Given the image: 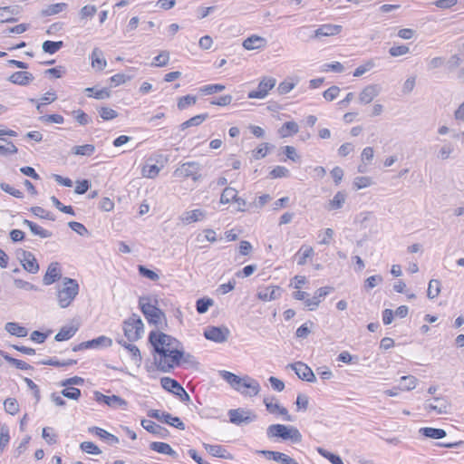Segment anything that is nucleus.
I'll list each match as a JSON object with an SVG mask.
<instances>
[{"label": "nucleus", "mask_w": 464, "mask_h": 464, "mask_svg": "<svg viewBox=\"0 0 464 464\" xmlns=\"http://www.w3.org/2000/svg\"><path fill=\"white\" fill-rule=\"evenodd\" d=\"M401 380L406 382L404 386L400 388L401 390L403 391L413 390L416 387L418 382L417 378L412 375L402 376Z\"/></svg>", "instance_id": "e2e57ef3"}, {"label": "nucleus", "mask_w": 464, "mask_h": 464, "mask_svg": "<svg viewBox=\"0 0 464 464\" xmlns=\"http://www.w3.org/2000/svg\"><path fill=\"white\" fill-rule=\"evenodd\" d=\"M199 163L196 161L185 162L174 171V176L179 178H191L194 181L201 178Z\"/></svg>", "instance_id": "423d86ee"}, {"label": "nucleus", "mask_w": 464, "mask_h": 464, "mask_svg": "<svg viewBox=\"0 0 464 464\" xmlns=\"http://www.w3.org/2000/svg\"><path fill=\"white\" fill-rule=\"evenodd\" d=\"M143 327L144 325L140 317L133 314L123 322L124 335L130 342H135L141 337L144 332Z\"/></svg>", "instance_id": "39448f33"}, {"label": "nucleus", "mask_w": 464, "mask_h": 464, "mask_svg": "<svg viewBox=\"0 0 464 464\" xmlns=\"http://www.w3.org/2000/svg\"><path fill=\"white\" fill-rule=\"evenodd\" d=\"M454 151V146L451 143L444 144L438 154V157L441 160H447L450 157V154Z\"/></svg>", "instance_id": "774afa93"}, {"label": "nucleus", "mask_w": 464, "mask_h": 464, "mask_svg": "<svg viewBox=\"0 0 464 464\" xmlns=\"http://www.w3.org/2000/svg\"><path fill=\"white\" fill-rule=\"evenodd\" d=\"M142 427L149 432L159 435L160 437H165L168 433V430L161 427L160 425L156 424L152 420H143L141 421Z\"/></svg>", "instance_id": "cd10ccee"}, {"label": "nucleus", "mask_w": 464, "mask_h": 464, "mask_svg": "<svg viewBox=\"0 0 464 464\" xmlns=\"http://www.w3.org/2000/svg\"><path fill=\"white\" fill-rule=\"evenodd\" d=\"M292 370L295 371L296 375L303 381L309 382H315L316 378L312 369L302 362H297L288 365Z\"/></svg>", "instance_id": "9b49d317"}, {"label": "nucleus", "mask_w": 464, "mask_h": 464, "mask_svg": "<svg viewBox=\"0 0 464 464\" xmlns=\"http://www.w3.org/2000/svg\"><path fill=\"white\" fill-rule=\"evenodd\" d=\"M89 431L91 433H93L96 436L100 437L102 440L106 441L109 445H114V444L119 443V439L115 435L108 432L107 430H105L102 428L92 427V428H89Z\"/></svg>", "instance_id": "b1692460"}, {"label": "nucleus", "mask_w": 464, "mask_h": 464, "mask_svg": "<svg viewBox=\"0 0 464 464\" xmlns=\"http://www.w3.org/2000/svg\"><path fill=\"white\" fill-rule=\"evenodd\" d=\"M80 448L82 451L89 454L99 455L102 453V450L93 442L91 441L82 442Z\"/></svg>", "instance_id": "4d7b16f0"}, {"label": "nucleus", "mask_w": 464, "mask_h": 464, "mask_svg": "<svg viewBox=\"0 0 464 464\" xmlns=\"http://www.w3.org/2000/svg\"><path fill=\"white\" fill-rule=\"evenodd\" d=\"M79 292V285L76 280L65 277L63 286L58 290L57 299L62 308L68 307Z\"/></svg>", "instance_id": "7ed1b4c3"}, {"label": "nucleus", "mask_w": 464, "mask_h": 464, "mask_svg": "<svg viewBox=\"0 0 464 464\" xmlns=\"http://www.w3.org/2000/svg\"><path fill=\"white\" fill-rule=\"evenodd\" d=\"M5 329L12 335L17 337H25L28 334V330L19 325L17 323L9 322L5 324Z\"/></svg>", "instance_id": "2f4dec72"}, {"label": "nucleus", "mask_w": 464, "mask_h": 464, "mask_svg": "<svg viewBox=\"0 0 464 464\" xmlns=\"http://www.w3.org/2000/svg\"><path fill=\"white\" fill-rule=\"evenodd\" d=\"M160 171V168L158 165L147 162L141 169V174L145 178L154 179L159 175Z\"/></svg>", "instance_id": "79ce46f5"}, {"label": "nucleus", "mask_w": 464, "mask_h": 464, "mask_svg": "<svg viewBox=\"0 0 464 464\" xmlns=\"http://www.w3.org/2000/svg\"><path fill=\"white\" fill-rule=\"evenodd\" d=\"M61 393L63 396L71 400H78L81 396V391L74 387H67L63 389Z\"/></svg>", "instance_id": "0e129e2a"}, {"label": "nucleus", "mask_w": 464, "mask_h": 464, "mask_svg": "<svg viewBox=\"0 0 464 464\" xmlns=\"http://www.w3.org/2000/svg\"><path fill=\"white\" fill-rule=\"evenodd\" d=\"M410 53V48L407 45H394L389 49V53L392 57L402 56Z\"/></svg>", "instance_id": "bf43d9fd"}, {"label": "nucleus", "mask_w": 464, "mask_h": 464, "mask_svg": "<svg viewBox=\"0 0 464 464\" xmlns=\"http://www.w3.org/2000/svg\"><path fill=\"white\" fill-rule=\"evenodd\" d=\"M31 211L33 212L34 215H35L41 218H45V219H49V220L55 219L53 214H52L49 211H46L45 209H44L41 207H33L31 208Z\"/></svg>", "instance_id": "680f3d73"}, {"label": "nucleus", "mask_w": 464, "mask_h": 464, "mask_svg": "<svg viewBox=\"0 0 464 464\" xmlns=\"http://www.w3.org/2000/svg\"><path fill=\"white\" fill-rule=\"evenodd\" d=\"M297 255L300 256L297 264L304 266L306 263L307 258L314 255V249L308 246H302L297 252Z\"/></svg>", "instance_id": "de8ad7c7"}, {"label": "nucleus", "mask_w": 464, "mask_h": 464, "mask_svg": "<svg viewBox=\"0 0 464 464\" xmlns=\"http://www.w3.org/2000/svg\"><path fill=\"white\" fill-rule=\"evenodd\" d=\"M19 259L24 269L27 272L31 274H36L39 271L40 267L38 262L34 254L31 252L23 250Z\"/></svg>", "instance_id": "f8f14e48"}, {"label": "nucleus", "mask_w": 464, "mask_h": 464, "mask_svg": "<svg viewBox=\"0 0 464 464\" xmlns=\"http://www.w3.org/2000/svg\"><path fill=\"white\" fill-rule=\"evenodd\" d=\"M243 388H246L248 390L247 392L245 391V393H244L245 395L256 396L260 392L259 382L256 380H255L247 375L245 376V379H244V382L242 384V389Z\"/></svg>", "instance_id": "a878e982"}, {"label": "nucleus", "mask_w": 464, "mask_h": 464, "mask_svg": "<svg viewBox=\"0 0 464 464\" xmlns=\"http://www.w3.org/2000/svg\"><path fill=\"white\" fill-rule=\"evenodd\" d=\"M342 26L339 24H323L313 33V36L316 39H321L324 36H333L340 34Z\"/></svg>", "instance_id": "dca6fc26"}, {"label": "nucleus", "mask_w": 464, "mask_h": 464, "mask_svg": "<svg viewBox=\"0 0 464 464\" xmlns=\"http://www.w3.org/2000/svg\"><path fill=\"white\" fill-rule=\"evenodd\" d=\"M53 428L45 427L43 429L42 437L50 445L57 442V435L53 432Z\"/></svg>", "instance_id": "13d9d810"}, {"label": "nucleus", "mask_w": 464, "mask_h": 464, "mask_svg": "<svg viewBox=\"0 0 464 464\" xmlns=\"http://www.w3.org/2000/svg\"><path fill=\"white\" fill-rule=\"evenodd\" d=\"M299 130L298 125L295 121H286L278 130V132L282 138L291 136L297 133Z\"/></svg>", "instance_id": "4c0bfd02"}, {"label": "nucleus", "mask_w": 464, "mask_h": 464, "mask_svg": "<svg viewBox=\"0 0 464 464\" xmlns=\"http://www.w3.org/2000/svg\"><path fill=\"white\" fill-rule=\"evenodd\" d=\"M67 8L66 3H57L48 5L46 8L41 11L43 16H51L57 14Z\"/></svg>", "instance_id": "58836bf2"}, {"label": "nucleus", "mask_w": 464, "mask_h": 464, "mask_svg": "<svg viewBox=\"0 0 464 464\" xmlns=\"http://www.w3.org/2000/svg\"><path fill=\"white\" fill-rule=\"evenodd\" d=\"M78 328L72 325L63 326L54 336L55 341L62 342L72 338L77 332Z\"/></svg>", "instance_id": "473e14b6"}, {"label": "nucleus", "mask_w": 464, "mask_h": 464, "mask_svg": "<svg viewBox=\"0 0 464 464\" xmlns=\"http://www.w3.org/2000/svg\"><path fill=\"white\" fill-rule=\"evenodd\" d=\"M317 452L326 459H328L332 464H343L342 459L332 452L327 451L323 448H317Z\"/></svg>", "instance_id": "3c124183"}, {"label": "nucleus", "mask_w": 464, "mask_h": 464, "mask_svg": "<svg viewBox=\"0 0 464 464\" xmlns=\"http://www.w3.org/2000/svg\"><path fill=\"white\" fill-rule=\"evenodd\" d=\"M276 83V80L273 77H264L257 87V90H254L248 92L247 97L249 99H264L268 94L269 91L272 90Z\"/></svg>", "instance_id": "1a4fd4ad"}, {"label": "nucleus", "mask_w": 464, "mask_h": 464, "mask_svg": "<svg viewBox=\"0 0 464 464\" xmlns=\"http://www.w3.org/2000/svg\"><path fill=\"white\" fill-rule=\"evenodd\" d=\"M61 271L57 262L51 263L44 276L43 282L45 285H50L61 278Z\"/></svg>", "instance_id": "6ab92c4d"}, {"label": "nucleus", "mask_w": 464, "mask_h": 464, "mask_svg": "<svg viewBox=\"0 0 464 464\" xmlns=\"http://www.w3.org/2000/svg\"><path fill=\"white\" fill-rule=\"evenodd\" d=\"M95 151V146L92 144H85L81 146H74L72 152L75 155L91 156Z\"/></svg>", "instance_id": "c03bdc74"}, {"label": "nucleus", "mask_w": 464, "mask_h": 464, "mask_svg": "<svg viewBox=\"0 0 464 464\" xmlns=\"http://www.w3.org/2000/svg\"><path fill=\"white\" fill-rule=\"evenodd\" d=\"M160 384L163 389L172 392L173 394H176L178 392L181 391L180 389L182 388V386L176 380L169 377L161 378Z\"/></svg>", "instance_id": "72a5a7b5"}, {"label": "nucleus", "mask_w": 464, "mask_h": 464, "mask_svg": "<svg viewBox=\"0 0 464 464\" xmlns=\"http://www.w3.org/2000/svg\"><path fill=\"white\" fill-rule=\"evenodd\" d=\"M150 448L154 451L171 456L175 459L178 457L177 452L170 447L169 444L165 443V442H159V441L151 442L150 445Z\"/></svg>", "instance_id": "c85d7f7f"}, {"label": "nucleus", "mask_w": 464, "mask_h": 464, "mask_svg": "<svg viewBox=\"0 0 464 464\" xmlns=\"http://www.w3.org/2000/svg\"><path fill=\"white\" fill-rule=\"evenodd\" d=\"M148 416L173 426L180 430H185V424L180 420V419L179 417H173L170 413L163 412L159 410H150Z\"/></svg>", "instance_id": "6e6552de"}, {"label": "nucleus", "mask_w": 464, "mask_h": 464, "mask_svg": "<svg viewBox=\"0 0 464 464\" xmlns=\"http://www.w3.org/2000/svg\"><path fill=\"white\" fill-rule=\"evenodd\" d=\"M23 224L26 225L34 236H38L41 238H48L53 236L51 231L43 228L41 226L28 219H24Z\"/></svg>", "instance_id": "bb28decb"}, {"label": "nucleus", "mask_w": 464, "mask_h": 464, "mask_svg": "<svg viewBox=\"0 0 464 464\" xmlns=\"http://www.w3.org/2000/svg\"><path fill=\"white\" fill-rule=\"evenodd\" d=\"M149 342L153 347L154 362L159 370L169 372L175 366L179 365L183 357L179 341L162 332L151 331L149 334Z\"/></svg>", "instance_id": "f257e3e1"}, {"label": "nucleus", "mask_w": 464, "mask_h": 464, "mask_svg": "<svg viewBox=\"0 0 464 464\" xmlns=\"http://www.w3.org/2000/svg\"><path fill=\"white\" fill-rule=\"evenodd\" d=\"M139 305L150 324L159 326L163 320H166L164 313L156 305L151 304L149 297H140Z\"/></svg>", "instance_id": "20e7f679"}, {"label": "nucleus", "mask_w": 464, "mask_h": 464, "mask_svg": "<svg viewBox=\"0 0 464 464\" xmlns=\"http://www.w3.org/2000/svg\"><path fill=\"white\" fill-rule=\"evenodd\" d=\"M208 117V113L196 115L189 120L184 121L180 124V130H184L189 127L198 126L200 125Z\"/></svg>", "instance_id": "ea45409f"}, {"label": "nucleus", "mask_w": 464, "mask_h": 464, "mask_svg": "<svg viewBox=\"0 0 464 464\" xmlns=\"http://www.w3.org/2000/svg\"><path fill=\"white\" fill-rule=\"evenodd\" d=\"M118 343L129 351L134 362L140 365L142 360L140 349L136 345L128 343L123 340H119Z\"/></svg>", "instance_id": "f704fd0d"}, {"label": "nucleus", "mask_w": 464, "mask_h": 464, "mask_svg": "<svg viewBox=\"0 0 464 464\" xmlns=\"http://www.w3.org/2000/svg\"><path fill=\"white\" fill-rule=\"evenodd\" d=\"M17 151L16 146L12 141L5 138H0V155L7 156L15 154Z\"/></svg>", "instance_id": "e433bc0d"}, {"label": "nucleus", "mask_w": 464, "mask_h": 464, "mask_svg": "<svg viewBox=\"0 0 464 464\" xmlns=\"http://www.w3.org/2000/svg\"><path fill=\"white\" fill-rule=\"evenodd\" d=\"M90 59L92 60V67L100 71L103 70L107 64L106 60L103 58L102 51L97 47L92 50Z\"/></svg>", "instance_id": "393cba45"}, {"label": "nucleus", "mask_w": 464, "mask_h": 464, "mask_svg": "<svg viewBox=\"0 0 464 464\" xmlns=\"http://www.w3.org/2000/svg\"><path fill=\"white\" fill-rule=\"evenodd\" d=\"M382 92L380 84L373 83L365 86L359 93V102L362 104H369L375 97H377Z\"/></svg>", "instance_id": "9d476101"}, {"label": "nucleus", "mask_w": 464, "mask_h": 464, "mask_svg": "<svg viewBox=\"0 0 464 464\" xmlns=\"http://www.w3.org/2000/svg\"><path fill=\"white\" fill-rule=\"evenodd\" d=\"M237 191L231 187H227L221 194L220 202L222 204H227L231 201H235L237 199Z\"/></svg>", "instance_id": "a18cd8bd"}, {"label": "nucleus", "mask_w": 464, "mask_h": 464, "mask_svg": "<svg viewBox=\"0 0 464 464\" xmlns=\"http://www.w3.org/2000/svg\"><path fill=\"white\" fill-rule=\"evenodd\" d=\"M229 420L233 424L241 425L242 423H250L253 419L249 416V411L241 408L228 411Z\"/></svg>", "instance_id": "4468645a"}, {"label": "nucleus", "mask_w": 464, "mask_h": 464, "mask_svg": "<svg viewBox=\"0 0 464 464\" xmlns=\"http://www.w3.org/2000/svg\"><path fill=\"white\" fill-rule=\"evenodd\" d=\"M63 45V41H45L43 43V51L49 54H53L58 52Z\"/></svg>", "instance_id": "37998d69"}, {"label": "nucleus", "mask_w": 464, "mask_h": 464, "mask_svg": "<svg viewBox=\"0 0 464 464\" xmlns=\"http://www.w3.org/2000/svg\"><path fill=\"white\" fill-rule=\"evenodd\" d=\"M440 293V282L437 279H431L429 283L427 295L430 299L436 298Z\"/></svg>", "instance_id": "49530a36"}, {"label": "nucleus", "mask_w": 464, "mask_h": 464, "mask_svg": "<svg viewBox=\"0 0 464 464\" xmlns=\"http://www.w3.org/2000/svg\"><path fill=\"white\" fill-rule=\"evenodd\" d=\"M105 404H107L110 407L117 409V408L125 407L127 405V401L125 400H123L122 398H121L120 396L111 395V396H108V398H106Z\"/></svg>", "instance_id": "603ef678"}, {"label": "nucleus", "mask_w": 464, "mask_h": 464, "mask_svg": "<svg viewBox=\"0 0 464 464\" xmlns=\"http://www.w3.org/2000/svg\"><path fill=\"white\" fill-rule=\"evenodd\" d=\"M420 433L430 439H442L446 436V431L442 429L425 427L420 429Z\"/></svg>", "instance_id": "c9c22d12"}, {"label": "nucleus", "mask_w": 464, "mask_h": 464, "mask_svg": "<svg viewBox=\"0 0 464 464\" xmlns=\"http://www.w3.org/2000/svg\"><path fill=\"white\" fill-rule=\"evenodd\" d=\"M99 114L104 121H111L118 117V112L109 107H102L99 110Z\"/></svg>", "instance_id": "052dcab7"}, {"label": "nucleus", "mask_w": 464, "mask_h": 464, "mask_svg": "<svg viewBox=\"0 0 464 464\" xmlns=\"http://www.w3.org/2000/svg\"><path fill=\"white\" fill-rule=\"evenodd\" d=\"M266 38L253 34L245 39L242 45L246 50H256L266 47Z\"/></svg>", "instance_id": "412c9836"}, {"label": "nucleus", "mask_w": 464, "mask_h": 464, "mask_svg": "<svg viewBox=\"0 0 464 464\" xmlns=\"http://www.w3.org/2000/svg\"><path fill=\"white\" fill-rule=\"evenodd\" d=\"M375 63L372 60L367 61L364 64L360 65L353 72L354 77H360L364 74L366 72L370 71L374 67Z\"/></svg>", "instance_id": "69168bd1"}, {"label": "nucleus", "mask_w": 464, "mask_h": 464, "mask_svg": "<svg viewBox=\"0 0 464 464\" xmlns=\"http://www.w3.org/2000/svg\"><path fill=\"white\" fill-rule=\"evenodd\" d=\"M220 376L226 381L234 390L245 393V390H242V384L245 377H239L233 372L227 371H220Z\"/></svg>", "instance_id": "2eb2a0df"}, {"label": "nucleus", "mask_w": 464, "mask_h": 464, "mask_svg": "<svg viewBox=\"0 0 464 464\" xmlns=\"http://www.w3.org/2000/svg\"><path fill=\"white\" fill-rule=\"evenodd\" d=\"M266 437L273 441L290 440L293 443L302 441V434L297 428L284 424H271L266 428Z\"/></svg>", "instance_id": "f03ea898"}, {"label": "nucleus", "mask_w": 464, "mask_h": 464, "mask_svg": "<svg viewBox=\"0 0 464 464\" xmlns=\"http://www.w3.org/2000/svg\"><path fill=\"white\" fill-rule=\"evenodd\" d=\"M197 102V97L193 95H186L179 99L178 108L182 111L188 106L194 105Z\"/></svg>", "instance_id": "5fc2aeb1"}, {"label": "nucleus", "mask_w": 464, "mask_h": 464, "mask_svg": "<svg viewBox=\"0 0 464 464\" xmlns=\"http://www.w3.org/2000/svg\"><path fill=\"white\" fill-rule=\"evenodd\" d=\"M230 331L227 326H208L204 331V336L215 343H222L227 341Z\"/></svg>", "instance_id": "0eeeda50"}, {"label": "nucleus", "mask_w": 464, "mask_h": 464, "mask_svg": "<svg viewBox=\"0 0 464 464\" xmlns=\"http://www.w3.org/2000/svg\"><path fill=\"white\" fill-rule=\"evenodd\" d=\"M213 304L214 301L211 298H200L196 303L197 312L198 314H205Z\"/></svg>", "instance_id": "864d4df0"}, {"label": "nucleus", "mask_w": 464, "mask_h": 464, "mask_svg": "<svg viewBox=\"0 0 464 464\" xmlns=\"http://www.w3.org/2000/svg\"><path fill=\"white\" fill-rule=\"evenodd\" d=\"M169 61V53L168 51H161L159 55L154 57L151 66L163 67L168 64Z\"/></svg>", "instance_id": "09e8293b"}, {"label": "nucleus", "mask_w": 464, "mask_h": 464, "mask_svg": "<svg viewBox=\"0 0 464 464\" xmlns=\"http://www.w3.org/2000/svg\"><path fill=\"white\" fill-rule=\"evenodd\" d=\"M206 217V212L202 209H193V210H190V211H185L180 217H179V220L184 224V225H188V224H191L193 222H198V221H200L202 219H204Z\"/></svg>", "instance_id": "aec40b11"}, {"label": "nucleus", "mask_w": 464, "mask_h": 464, "mask_svg": "<svg viewBox=\"0 0 464 464\" xmlns=\"http://www.w3.org/2000/svg\"><path fill=\"white\" fill-rule=\"evenodd\" d=\"M433 402L426 401L424 408L428 411H436L438 414H447L449 412L450 403L442 397H434Z\"/></svg>", "instance_id": "ddd939ff"}, {"label": "nucleus", "mask_w": 464, "mask_h": 464, "mask_svg": "<svg viewBox=\"0 0 464 464\" xmlns=\"http://www.w3.org/2000/svg\"><path fill=\"white\" fill-rule=\"evenodd\" d=\"M281 295V288L279 286H268L260 290L257 294V297L265 302L276 300Z\"/></svg>", "instance_id": "4be33fe9"}, {"label": "nucleus", "mask_w": 464, "mask_h": 464, "mask_svg": "<svg viewBox=\"0 0 464 464\" xmlns=\"http://www.w3.org/2000/svg\"><path fill=\"white\" fill-rule=\"evenodd\" d=\"M295 34L297 39L303 42H308L309 40L315 38L313 36V34L309 32L308 26H301L296 28L295 31Z\"/></svg>", "instance_id": "8fccbe9b"}, {"label": "nucleus", "mask_w": 464, "mask_h": 464, "mask_svg": "<svg viewBox=\"0 0 464 464\" xmlns=\"http://www.w3.org/2000/svg\"><path fill=\"white\" fill-rule=\"evenodd\" d=\"M51 201L55 206L56 208H58L60 211L69 214V215H74V210L71 206H64L61 203V201L54 196L51 197Z\"/></svg>", "instance_id": "338daca9"}, {"label": "nucleus", "mask_w": 464, "mask_h": 464, "mask_svg": "<svg viewBox=\"0 0 464 464\" xmlns=\"http://www.w3.org/2000/svg\"><path fill=\"white\" fill-rule=\"evenodd\" d=\"M205 450L212 456L231 459L232 456L221 445L204 444Z\"/></svg>", "instance_id": "c756f323"}, {"label": "nucleus", "mask_w": 464, "mask_h": 464, "mask_svg": "<svg viewBox=\"0 0 464 464\" xmlns=\"http://www.w3.org/2000/svg\"><path fill=\"white\" fill-rule=\"evenodd\" d=\"M257 454H261L269 459H273L275 461H281L284 464H298L295 459L290 458L289 456L285 455V453H281L278 451H273V450H257Z\"/></svg>", "instance_id": "f3484780"}, {"label": "nucleus", "mask_w": 464, "mask_h": 464, "mask_svg": "<svg viewBox=\"0 0 464 464\" xmlns=\"http://www.w3.org/2000/svg\"><path fill=\"white\" fill-rule=\"evenodd\" d=\"M5 410L7 413L14 415L19 411V404L14 398H8L4 402Z\"/></svg>", "instance_id": "6e6d98bb"}, {"label": "nucleus", "mask_w": 464, "mask_h": 464, "mask_svg": "<svg viewBox=\"0 0 464 464\" xmlns=\"http://www.w3.org/2000/svg\"><path fill=\"white\" fill-rule=\"evenodd\" d=\"M34 79V78L31 72L23 71L15 72L13 74H11L8 78V80L12 83L21 86H25L29 84Z\"/></svg>", "instance_id": "5701e85b"}, {"label": "nucleus", "mask_w": 464, "mask_h": 464, "mask_svg": "<svg viewBox=\"0 0 464 464\" xmlns=\"http://www.w3.org/2000/svg\"><path fill=\"white\" fill-rule=\"evenodd\" d=\"M89 348L110 347L112 340L107 336L102 335L95 339L88 341Z\"/></svg>", "instance_id": "a19ab883"}, {"label": "nucleus", "mask_w": 464, "mask_h": 464, "mask_svg": "<svg viewBox=\"0 0 464 464\" xmlns=\"http://www.w3.org/2000/svg\"><path fill=\"white\" fill-rule=\"evenodd\" d=\"M330 287H320L317 289L312 298L305 300V305L310 311L315 310L321 303L322 298L325 297L330 291Z\"/></svg>", "instance_id": "a211bd4d"}, {"label": "nucleus", "mask_w": 464, "mask_h": 464, "mask_svg": "<svg viewBox=\"0 0 464 464\" xmlns=\"http://www.w3.org/2000/svg\"><path fill=\"white\" fill-rule=\"evenodd\" d=\"M346 193L343 191H338L331 199L327 205V209L334 210V209H340L343 208L345 200H346Z\"/></svg>", "instance_id": "7c9ffc66"}]
</instances>
